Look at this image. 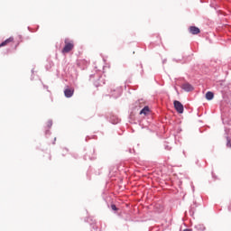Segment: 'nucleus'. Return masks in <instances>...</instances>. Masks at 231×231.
<instances>
[{
    "label": "nucleus",
    "mask_w": 231,
    "mask_h": 231,
    "mask_svg": "<svg viewBox=\"0 0 231 231\" xmlns=\"http://www.w3.org/2000/svg\"><path fill=\"white\" fill-rule=\"evenodd\" d=\"M75 48V44L73 43V41H69V39H65V46L62 49V53H69L71 50Z\"/></svg>",
    "instance_id": "1"
},
{
    "label": "nucleus",
    "mask_w": 231,
    "mask_h": 231,
    "mask_svg": "<svg viewBox=\"0 0 231 231\" xmlns=\"http://www.w3.org/2000/svg\"><path fill=\"white\" fill-rule=\"evenodd\" d=\"M173 106L176 109L177 112L180 113V115H182L183 111H184V108H183V104H181V102L178 101V100H175L173 102Z\"/></svg>",
    "instance_id": "2"
},
{
    "label": "nucleus",
    "mask_w": 231,
    "mask_h": 231,
    "mask_svg": "<svg viewBox=\"0 0 231 231\" xmlns=\"http://www.w3.org/2000/svg\"><path fill=\"white\" fill-rule=\"evenodd\" d=\"M181 88L184 89V91H194V87L190 85V83H184L181 85Z\"/></svg>",
    "instance_id": "3"
},
{
    "label": "nucleus",
    "mask_w": 231,
    "mask_h": 231,
    "mask_svg": "<svg viewBox=\"0 0 231 231\" xmlns=\"http://www.w3.org/2000/svg\"><path fill=\"white\" fill-rule=\"evenodd\" d=\"M73 93H75V89L73 88H67L64 90V95L67 98H71V97H73Z\"/></svg>",
    "instance_id": "4"
},
{
    "label": "nucleus",
    "mask_w": 231,
    "mask_h": 231,
    "mask_svg": "<svg viewBox=\"0 0 231 231\" xmlns=\"http://www.w3.org/2000/svg\"><path fill=\"white\" fill-rule=\"evenodd\" d=\"M201 31L199 30V28L196 26L189 27V33H191L192 35H198V33H199Z\"/></svg>",
    "instance_id": "5"
},
{
    "label": "nucleus",
    "mask_w": 231,
    "mask_h": 231,
    "mask_svg": "<svg viewBox=\"0 0 231 231\" xmlns=\"http://www.w3.org/2000/svg\"><path fill=\"white\" fill-rule=\"evenodd\" d=\"M10 42H14V37H10V38L6 39L5 42H3L0 44V48H3L4 46H8V44H10Z\"/></svg>",
    "instance_id": "6"
},
{
    "label": "nucleus",
    "mask_w": 231,
    "mask_h": 231,
    "mask_svg": "<svg viewBox=\"0 0 231 231\" xmlns=\"http://www.w3.org/2000/svg\"><path fill=\"white\" fill-rule=\"evenodd\" d=\"M206 98H207V100H212L214 98V93L210 92V91L207 92Z\"/></svg>",
    "instance_id": "7"
},
{
    "label": "nucleus",
    "mask_w": 231,
    "mask_h": 231,
    "mask_svg": "<svg viewBox=\"0 0 231 231\" xmlns=\"http://www.w3.org/2000/svg\"><path fill=\"white\" fill-rule=\"evenodd\" d=\"M140 115H149V106H144L141 112H140Z\"/></svg>",
    "instance_id": "8"
},
{
    "label": "nucleus",
    "mask_w": 231,
    "mask_h": 231,
    "mask_svg": "<svg viewBox=\"0 0 231 231\" xmlns=\"http://www.w3.org/2000/svg\"><path fill=\"white\" fill-rule=\"evenodd\" d=\"M197 230L198 231H204L205 230V227L203 226V225H199L196 226Z\"/></svg>",
    "instance_id": "9"
},
{
    "label": "nucleus",
    "mask_w": 231,
    "mask_h": 231,
    "mask_svg": "<svg viewBox=\"0 0 231 231\" xmlns=\"http://www.w3.org/2000/svg\"><path fill=\"white\" fill-rule=\"evenodd\" d=\"M111 208H112V210H115V211L118 210V208H116V206L115 204L111 205Z\"/></svg>",
    "instance_id": "10"
},
{
    "label": "nucleus",
    "mask_w": 231,
    "mask_h": 231,
    "mask_svg": "<svg viewBox=\"0 0 231 231\" xmlns=\"http://www.w3.org/2000/svg\"><path fill=\"white\" fill-rule=\"evenodd\" d=\"M183 231H192V229H184Z\"/></svg>",
    "instance_id": "11"
}]
</instances>
